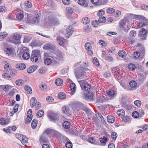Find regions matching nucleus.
Instances as JSON below:
<instances>
[{
  "label": "nucleus",
  "instance_id": "obj_3",
  "mask_svg": "<svg viewBox=\"0 0 148 148\" xmlns=\"http://www.w3.org/2000/svg\"><path fill=\"white\" fill-rule=\"evenodd\" d=\"M119 27L120 28L124 30L125 32H127L130 28L128 26V23L124 20L121 21L119 23Z\"/></svg>",
  "mask_w": 148,
  "mask_h": 148
},
{
  "label": "nucleus",
  "instance_id": "obj_36",
  "mask_svg": "<svg viewBox=\"0 0 148 148\" xmlns=\"http://www.w3.org/2000/svg\"><path fill=\"white\" fill-rule=\"evenodd\" d=\"M44 112L42 110H39L37 113V116L38 117H42L44 114Z\"/></svg>",
  "mask_w": 148,
  "mask_h": 148
},
{
  "label": "nucleus",
  "instance_id": "obj_5",
  "mask_svg": "<svg viewBox=\"0 0 148 148\" xmlns=\"http://www.w3.org/2000/svg\"><path fill=\"white\" fill-rule=\"evenodd\" d=\"M147 30L144 28L141 29L140 31L138 36L140 40H145L147 36Z\"/></svg>",
  "mask_w": 148,
  "mask_h": 148
},
{
  "label": "nucleus",
  "instance_id": "obj_13",
  "mask_svg": "<svg viewBox=\"0 0 148 148\" xmlns=\"http://www.w3.org/2000/svg\"><path fill=\"white\" fill-rule=\"evenodd\" d=\"M53 18L51 16H49L47 18H46L44 21V22L45 24L47 25H51V23L53 21Z\"/></svg>",
  "mask_w": 148,
  "mask_h": 148
},
{
  "label": "nucleus",
  "instance_id": "obj_43",
  "mask_svg": "<svg viewBox=\"0 0 148 148\" xmlns=\"http://www.w3.org/2000/svg\"><path fill=\"white\" fill-rule=\"evenodd\" d=\"M111 136L112 139L115 140L117 137L118 135L116 132H114L111 133Z\"/></svg>",
  "mask_w": 148,
  "mask_h": 148
},
{
  "label": "nucleus",
  "instance_id": "obj_57",
  "mask_svg": "<svg viewBox=\"0 0 148 148\" xmlns=\"http://www.w3.org/2000/svg\"><path fill=\"white\" fill-rule=\"evenodd\" d=\"M140 55V53L137 51L134 53V57L135 58H138Z\"/></svg>",
  "mask_w": 148,
  "mask_h": 148
},
{
  "label": "nucleus",
  "instance_id": "obj_29",
  "mask_svg": "<svg viewBox=\"0 0 148 148\" xmlns=\"http://www.w3.org/2000/svg\"><path fill=\"white\" fill-rule=\"evenodd\" d=\"M82 110L84 111L86 114H90L91 113V111L90 110L87 108L85 105H84Z\"/></svg>",
  "mask_w": 148,
  "mask_h": 148
},
{
  "label": "nucleus",
  "instance_id": "obj_53",
  "mask_svg": "<svg viewBox=\"0 0 148 148\" xmlns=\"http://www.w3.org/2000/svg\"><path fill=\"white\" fill-rule=\"evenodd\" d=\"M46 84H40L39 87L40 89L42 90H43L47 89V86L46 85Z\"/></svg>",
  "mask_w": 148,
  "mask_h": 148
},
{
  "label": "nucleus",
  "instance_id": "obj_32",
  "mask_svg": "<svg viewBox=\"0 0 148 148\" xmlns=\"http://www.w3.org/2000/svg\"><path fill=\"white\" fill-rule=\"evenodd\" d=\"M69 107L66 106L63 107L62 108V110L63 112L66 114H67L69 113Z\"/></svg>",
  "mask_w": 148,
  "mask_h": 148
},
{
  "label": "nucleus",
  "instance_id": "obj_61",
  "mask_svg": "<svg viewBox=\"0 0 148 148\" xmlns=\"http://www.w3.org/2000/svg\"><path fill=\"white\" fill-rule=\"evenodd\" d=\"M141 102L140 101L137 100L134 101V104L137 106H140L141 105Z\"/></svg>",
  "mask_w": 148,
  "mask_h": 148
},
{
  "label": "nucleus",
  "instance_id": "obj_46",
  "mask_svg": "<svg viewBox=\"0 0 148 148\" xmlns=\"http://www.w3.org/2000/svg\"><path fill=\"white\" fill-rule=\"evenodd\" d=\"M84 30L85 32L88 33L91 31L92 29L90 26L87 25L85 27Z\"/></svg>",
  "mask_w": 148,
  "mask_h": 148
},
{
  "label": "nucleus",
  "instance_id": "obj_21",
  "mask_svg": "<svg viewBox=\"0 0 148 148\" xmlns=\"http://www.w3.org/2000/svg\"><path fill=\"white\" fill-rule=\"evenodd\" d=\"M44 133L47 135H53L54 134V130L50 129H47L44 131Z\"/></svg>",
  "mask_w": 148,
  "mask_h": 148
},
{
  "label": "nucleus",
  "instance_id": "obj_58",
  "mask_svg": "<svg viewBox=\"0 0 148 148\" xmlns=\"http://www.w3.org/2000/svg\"><path fill=\"white\" fill-rule=\"evenodd\" d=\"M130 34L131 37H134L136 36V32L134 30L131 31L130 32Z\"/></svg>",
  "mask_w": 148,
  "mask_h": 148
},
{
  "label": "nucleus",
  "instance_id": "obj_34",
  "mask_svg": "<svg viewBox=\"0 0 148 148\" xmlns=\"http://www.w3.org/2000/svg\"><path fill=\"white\" fill-rule=\"evenodd\" d=\"M13 38L17 41V42L18 43L20 41L21 37L19 34H16L14 35Z\"/></svg>",
  "mask_w": 148,
  "mask_h": 148
},
{
  "label": "nucleus",
  "instance_id": "obj_11",
  "mask_svg": "<svg viewBox=\"0 0 148 148\" xmlns=\"http://www.w3.org/2000/svg\"><path fill=\"white\" fill-rule=\"evenodd\" d=\"M56 40L60 46L64 47V41L65 40L63 38L60 36H58Z\"/></svg>",
  "mask_w": 148,
  "mask_h": 148
},
{
  "label": "nucleus",
  "instance_id": "obj_9",
  "mask_svg": "<svg viewBox=\"0 0 148 148\" xmlns=\"http://www.w3.org/2000/svg\"><path fill=\"white\" fill-rule=\"evenodd\" d=\"M16 67L19 70H23L26 67V65L23 63H19L16 64Z\"/></svg>",
  "mask_w": 148,
  "mask_h": 148
},
{
  "label": "nucleus",
  "instance_id": "obj_6",
  "mask_svg": "<svg viewBox=\"0 0 148 148\" xmlns=\"http://www.w3.org/2000/svg\"><path fill=\"white\" fill-rule=\"evenodd\" d=\"M48 116L51 120L56 121L58 119L60 115L56 113L50 112L48 114Z\"/></svg>",
  "mask_w": 148,
  "mask_h": 148
},
{
  "label": "nucleus",
  "instance_id": "obj_28",
  "mask_svg": "<svg viewBox=\"0 0 148 148\" xmlns=\"http://www.w3.org/2000/svg\"><path fill=\"white\" fill-rule=\"evenodd\" d=\"M28 139L25 136H23L21 139V140L22 143L24 145H26V143H27Z\"/></svg>",
  "mask_w": 148,
  "mask_h": 148
},
{
  "label": "nucleus",
  "instance_id": "obj_20",
  "mask_svg": "<svg viewBox=\"0 0 148 148\" xmlns=\"http://www.w3.org/2000/svg\"><path fill=\"white\" fill-rule=\"evenodd\" d=\"M66 31L67 32V34L69 35H71L72 34L73 32L72 26L71 25H69L68 26L66 29Z\"/></svg>",
  "mask_w": 148,
  "mask_h": 148
},
{
  "label": "nucleus",
  "instance_id": "obj_63",
  "mask_svg": "<svg viewBox=\"0 0 148 148\" xmlns=\"http://www.w3.org/2000/svg\"><path fill=\"white\" fill-rule=\"evenodd\" d=\"M23 136V135L20 134H16L15 135L16 137L20 140L21 139V138H22Z\"/></svg>",
  "mask_w": 148,
  "mask_h": 148
},
{
  "label": "nucleus",
  "instance_id": "obj_24",
  "mask_svg": "<svg viewBox=\"0 0 148 148\" xmlns=\"http://www.w3.org/2000/svg\"><path fill=\"white\" fill-rule=\"evenodd\" d=\"M66 97L65 94L63 92H60L58 95V99H64Z\"/></svg>",
  "mask_w": 148,
  "mask_h": 148
},
{
  "label": "nucleus",
  "instance_id": "obj_37",
  "mask_svg": "<svg viewBox=\"0 0 148 148\" xmlns=\"http://www.w3.org/2000/svg\"><path fill=\"white\" fill-rule=\"evenodd\" d=\"M82 21L84 24L86 25L89 23L90 20L88 18L85 17L84 18H82Z\"/></svg>",
  "mask_w": 148,
  "mask_h": 148
},
{
  "label": "nucleus",
  "instance_id": "obj_41",
  "mask_svg": "<svg viewBox=\"0 0 148 148\" xmlns=\"http://www.w3.org/2000/svg\"><path fill=\"white\" fill-rule=\"evenodd\" d=\"M32 118V116H30L29 115L27 116V117L25 119V123L26 124H28L31 121Z\"/></svg>",
  "mask_w": 148,
  "mask_h": 148
},
{
  "label": "nucleus",
  "instance_id": "obj_18",
  "mask_svg": "<svg viewBox=\"0 0 148 148\" xmlns=\"http://www.w3.org/2000/svg\"><path fill=\"white\" fill-rule=\"evenodd\" d=\"M108 122L111 123H113L115 120V117L112 115H109L107 117Z\"/></svg>",
  "mask_w": 148,
  "mask_h": 148
},
{
  "label": "nucleus",
  "instance_id": "obj_1",
  "mask_svg": "<svg viewBox=\"0 0 148 148\" xmlns=\"http://www.w3.org/2000/svg\"><path fill=\"white\" fill-rule=\"evenodd\" d=\"M87 70L89 71L88 69L85 68L82 66L78 68L75 70V75L79 83H86L88 82L89 80L88 79L80 80H79L83 77L86 76V74L85 71Z\"/></svg>",
  "mask_w": 148,
  "mask_h": 148
},
{
  "label": "nucleus",
  "instance_id": "obj_26",
  "mask_svg": "<svg viewBox=\"0 0 148 148\" xmlns=\"http://www.w3.org/2000/svg\"><path fill=\"white\" fill-rule=\"evenodd\" d=\"M78 3L79 4L83 5L85 7H87L88 6L87 4L86 3L85 0H78Z\"/></svg>",
  "mask_w": 148,
  "mask_h": 148
},
{
  "label": "nucleus",
  "instance_id": "obj_52",
  "mask_svg": "<svg viewBox=\"0 0 148 148\" xmlns=\"http://www.w3.org/2000/svg\"><path fill=\"white\" fill-rule=\"evenodd\" d=\"M106 11L107 13L109 14H111L114 12L115 10L113 8H110L106 10Z\"/></svg>",
  "mask_w": 148,
  "mask_h": 148
},
{
  "label": "nucleus",
  "instance_id": "obj_47",
  "mask_svg": "<svg viewBox=\"0 0 148 148\" xmlns=\"http://www.w3.org/2000/svg\"><path fill=\"white\" fill-rule=\"evenodd\" d=\"M120 71L119 70H116L114 72V73L113 75L115 77V78H116L117 79H119V78L120 74Z\"/></svg>",
  "mask_w": 148,
  "mask_h": 148
},
{
  "label": "nucleus",
  "instance_id": "obj_35",
  "mask_svg": "<svg viewBox=\"0 0 148 148\" xmlns=\"http://www.w3.org/2000/svg\"><path fill=\"white\" fill-rule=\"evenodd\" d=\"M128 68L130 71H133L136 68V66L132 63H130L128 66Z\"/></svg>",
  "mask_w": 148,
  "mask_h": 148
},
{
  "label": "nucleus",
  "instance_id": "obj_38",
  "mask_svg": "<svg viewBox=\"0 0 148 148\" xmlns=\"http://www.w3.org/2000/svg\"><path fill=\"white\" fill-rule=\"evenodd\" d=\"M123 106L127 110L131 109L132 106L131 105L127 104L125 103H123L122 104Z\"/></svg>",
  "mask_w": 148,
  "mask_h": 148
},
{
  "label": "nucleus",
  "instance_id": "obj_19",
  "mask_svg": "<svg viewBox=\"0 0 148 148\" xmlns=\"http://www.w3.org/2000/svg\"><path fill=\"white\" fill-rule=\"evenodd\" d=\"M115 92L114 90L112 89H109L106 92L107 96L109 97H112L114 96Z\"/></svg>",
  "mask_w": 148,
  "mask_h": 148
},
{
  "label": "nucleus",
  "instance_id": "obj_14",
  "mask_svg": "<svg viewBox=\"0 0 148 148\" xmlns=\"http://www.w3.org/2000/svg\"><path fill=\"white\" fill-rule=\"evenodd\" d=\"M40 140L41 143H48L49 142L47 138L45 136L44 134L41 135L40 138Z\"/></svg>",
  "mask_w": 148,
  "mask_h": 148
},
{
  "label": "nucleus",
  "instance_id": "obj_33",
  "mask_svg": "<svg viewBox=\"0 0 148 148\" xmlns=\"http://www.w3.org/2000/svg\"><path fill=\"white\" fill-rule=\"evenodd\" d=\"M53 59L49 58H47L44 60V63L45 64L49 65L52 62Z\"/></svg>",
  "mask_w": 148,
  "mask_h": 148
},
{
  "label": "nucleus",
  "instance_id": "obj_16",
  "mask_svg": "<svg viewBox=\"0 0 148 148\" xmlns=\"http://www.w3.org/2000/svg\"><path fill=\"white\" fill-rule=\"evenodd\" d=\"M37 103L36 99L35 97H33L31 98L30 100V104L32 108L36 106V103Z\"/></svg>",
  "mask_w": 148,
  "mask_h": 148
},
{
  "label": "nucleus",
  "instance_id": "obj_7",
  "mask_svg": "<svg viewBox=\"0 0 148 148\" xmlns=\"http://www.w3.org/2000/svg\"><path fill=\"white\" fill-rule=\"evenodd\" d=\"M82 90L83 91H90L91 86L90 84H80Z\"/></svg>",
  "mask_w": 148,
  "mask_h": 148
},
{
  "label": "nucleus",
  "instance_id": "obj_40",
  "mask_svg": "<svg viewBox=\"0 0 148 148\" xmlns=\"http://www.w3.org/2000/svg\"><path fill=\"white\" fill-rule=\"evenodd\" d=\"M106 21V18L104 16H101L99 18L98 21L100 23H104Z\"/></svg>",
  "mask_w": 148,
  "mask_h": 148
},
{
  "label": "nucleus",
  "instance_id": "obj_45",
  "mask_svg": "<svg viewBox=\"0 0 148 148\" xmlns=\"http://www.w3.org/2000/svg\"><path fill=\"white\" fill-rule=\"evenodd\" d=\"M8 123L6 122L4 118L0 119V124L2 125L7 124Z\"/></svg>",
  "mask_w": 148,
  "mask_h": 148
},
{
  "label": "nucleus",
  "instance_id": "obj_39",
  "mask_svg": "<svg viewBox=\"0 0 148 148\" xmlns=\"http://www.w3.org/2000/svg\"><path fill=\"white\" fill-rule=\"evenodd\" d=\"M22 57L24 60H27L29 58V54L28 53H24L22 55Z\"/></svg>",
  "mask_w": 148,
  "mask_h": 148
},
{
  "label": "nucleus",
  "instance_id": "obj_12",
  "mask_svg": "<svg viewBox=\"0 0 148 148\" xmlns=\"http://www.w3.org/2000/svg\"><path fill=\"white\" fill-rule=\"evenodd\" d=\"M38 68L37 65H33L29 67L27 70L28 73H31L36 70Z\"/></svg>",
  "mask_w": 148,
  "mask_h": 148
},
{
  "label": "nucleus",
  "instance_id": "obj_8",
  "mask_svg": "<svg viewBox=\"0 0 148 148\" xmlns=\"http://www.w3.org/2000/svg\"><path fill=\"white\" fill-rule=\"evenodd\" d=\"M85 47L88 51V55H91L92 54V51L91 49L92 48L91 44L89 42H86L85 44Z\"/></svg>",
  "mask_w": 148,
  "mask_h": 148
},
{
  "label": "nucleus",
  "instance_id": "obj_30",
  "mask_svg": "<svg viewBox=\"0 0 148 148\" xmlns=\"http://www.w3.org/2000/svg\"><path fill=\"white\" fill-rule=\"evenodd\" d=\"M117 114L119 116H124L125 112L124 110L123 109H120L118 110L116 112Z\"/></svg>",
  "mask_w": 148,
  "mask_h": 148
},
{
  "label": "nucleus",
  "instance_id": "obj_22",
  "mask_svg": "<svg viewBox=\"0 0 148 148\" xmlns=\"http://www.w3.org/2000/svg\"><path fill=\"white\" fill-rule=\"evenodd\" d=\"M38 124V120L36 119H34L32 121L31 123L32 128L34 129L36 127Z\"/></svg>",
  "mask_w": 148,
  "mask_h": 148
},
{
  "label": "nucleus",
  "instance_id": "obj_55",
  "mask_svg": "<svg viewBox=\"0 0 148 148\" xmlns=\"http://www.w3.org/2000/svg\"><path fill=\"white\" fill-rule=\"evenodd\" d=\"M99 22L97 20H95L92 22V25L94 27H97L99 25Z\"/></svg>",
  "mask_w": 148,
  "mask_h": 148
},
{
  "label": "nucleus",
  "instance_id": "obj_56",
  "mask_svg": "<svg viewBox=\"0 0 148 148\" xmlns=\"http://www.w3.org/2000/svg\"><path fill=\"white\" fill-rule=\"evenodd\" d=\"M93 63L96 66H99V61L97 58H94L93 60Z\"/></svg>",
  "mask_w": 148,
  "mask_h": 148
},
{
  "label": "nucleus",
  "instance_id": "obj_50",
  "mask_svg": "<svg viewBox=\"0 0 148 148\" xmlns=\"http://www.w3.org/2000/svg\"><path fill=\"white\" fill-rule=\"evenodd\" d=\"M7 11L6 8L4 6H0V12H5Z\"/></svg>",
  "mask_w": 148,
  "mask_h": 148
},
{
  "label": "nucleus",
  "instance_id": "obj_64",
  "mask_svg": "<svg viewBox=\"0 0 148 148\" xmlns=\"http://www.w3.org/2000/svg\"><path fill=\"white\" fill-rule=\"evenodd\" d=\"M105 13L104 11L103 10H100L97 13V15L99 16H102Z\"/></svg>",
  "mask_w": 148,
  "mask_h": 148
},
{
  "label": "nucleus",
  "instance_id": "obj_49",
  "mask_svg": "<svg viewBox=\"0 0 148 148\" xmlns=\"http://www.w3.org/2000/svg\"><path fill=\"white\" fill-rule=\"evenodd\" d=\"M72 144L70 141L66 142L65 144L66 147L67 148H72Z\"/></svg>",
  "mask_w": 148,
  "mask_h": 148
},
{
  "label": "nucleus",
  "instance_id": "obj_51",
  "mask_svg": "<svg viewBox=\"0 0 148 148\" xmlns=\"http://www.w3.org/2000/svg\"><path fill=\"white\" fill-rule=\"evenodd\" d=\"M46 100L47 101L50 102L53 101L54 100V99L52 97L49 96L46 98Z\"/></svg>",
  "mask_w": 148,
  "mask_h": 148
},
{
  "label": "nucleus",
  "instance_id": "obj_15",
  "mask_svg": "<svg viewBox=\"0 0 148 148\" xmlns=\"http://www.w3.org/2000/svg\"><path fill=\"white\" fill-rule=\"evenodd\" d=\"M99 140L101 142V145L105 146L107 141V138L106 137L103 136V137H101L99 138Z\"/></svg>",
  "mask_w": 148,
  "mask_h": 148
},
{
  "label": "nucleus",
  "instance_id": "obj_42",
  "mask_svg": "<svg viewBox=\"0 0 148 148\" xmlns=\"http://www.w3.org/2000/svg\"><path fill=\"white\" fill-rule=\"evenodd\" d=\"M59 23V21L56 18H53V21L51 25H58Z\"/></svg>",
  "mask_w": 148,
  "mask_h": 148
},
{
  "label": "nucleus",
  "instance_id": "obj_27",
  "mask_svg": "<svg viewBox=\"0 0 148 148\" xmlns=\"http://www.w3.org/2000/svg\"><path fill=\"white\" fill-rule=\"evenodd\" d=\"M25 90L28 94H31L32 93V90L31 88L27 85L25 86Z\"/></svg>",
  "mask_w": 148,
  "mask_h": 148
},
{
  "label": "nucleus",
  "instance_id": "obj_4",
  "mask_svg": "<svg viewBox=\"0 0 148 148\" xmlns=\"http://www.w3.org/2000/svg\"><path fill=\"white\" fill-rule=\"evenodd\" d=\"M40 52L39 50H35L32 51L30 59L33 62H36L38 60V56L39 55Z\"/></svg>",
  "mask_w": 148,
  "mask_h": 148
},
{
  "label": "nucleus",
  "instance_id": "obj_31",
  "mask_svg": "<svg viewBox=\"0 0 148 148\" xmlns=\"http://www.w3.org/2000/svg\"><path fill=\"white\" fill-rule=\"evenodd\" d=\"M121 86L125 89L128 90H132V89L130 88L129 84H120Z\"/></svg>",
  "mask_w": 148,
  "mask_h": 148
},
{
  "label": "nucleus",
  "instance_id": "obj_2",
  "mask_svg": "<svg viewBox=\"0 0 148 148\" xmlns=\"http://www.w3.org/2000/svg\"><path fill=\"white\" fill-rule=\"evenodd\" d=\"M84 105L81 102L76 101L72 104L71 107L73 110L79 111L80 110H82Z\"/></svg>",
  "mask_w": 148,
  "mask_h": 148
},
{
  "label": "nucleus",
  "instance_id": "obj_10",
  "mask_svg": "<svg viewBox=\"0 0 148 148\" xmlns=\"http://www.w3.org/2000/svg\"><path fill=\"white\" fill-rule=\"evenodd\" d=\"M88 141L89 143L94 145H97L99 143L98 140L96 139L93 137L89 138Z\"/></svg>",
  "mask_w": 148,
  "mask_h": 148
},
{
  "label": "nucleus",
  "instance_id": "obj_54",
  "mask_svg": "<svg viewBox=\"0 0 148 148\" xmlns=\"http://www.w3.org/2000/svg\"><path fill=\"white\" fill-rule=\"evenodd\" d=\"M70 87L72 91H75L76 89L75 84H70Z\"/></svg>",
  "mask_w": 148,
  "mask_h": 148
},
{
  "label": "nucleus",
  "instance_id": "obj_44",
  "mask_svg": "<svg viewBox=\"0 0 148 148\" xmlns=\"http://www.w3.org/2000/svg\"><path fill=\"white\" fill-rule=\"evenodd\" d=\"M132 117L134 118H137L139 116V114L138 112L136 111H134L132 114Z\"/></svg>",
  "mask_w": 148,
  "mask_h": 148
},
{
  "label": "nucleus",
  "instance_id": "obj_48",
  "mask_svg": "<svg viewBox=\"0 0 148 148\" xmlns=\"http://www.w3.org/2000/svg\"><path fill=\"white\" fill-rule=\"evenodd\" d=\"M25 7L27 8H30L32 7V3L29 1H27L25 3Z\"/></svg>",
  "mask_w": 148,
  "mask_h": 148
},
{
  "label": "nucleus",
  "instance_id": "obj_23",
  "mask_svg": "<svg viewBox=\"0 0 148 148\" xmlns=\"http://www.w3.org/2000/svg\"><path fill=\"white\" fill-rule=\"evenodd\" d=\"M63 125L65 129H68L70 127L71 123L69 122L65 121L63 123Z\"/></svg>",
  "mask_w": 148,
  "mask_h": 148
},
{
  "label": "nucleus",
  "instance_id": "obj_25",
  "mask_svg": "<svg viewBox=\"0 0 148 148\" xmlns=\"http://www.w3.org/2000/svg\"><path fill=\"white\" fill-rule=\"evenodd\" d=\"M93 96L92 92L90 91H88V92L86 94V97L88 99H91L93 98Z\"/></svg>",
  "mask_w": 148,
  "mask_h": 148
},
{
  "label": "nucleus",
  "instance_id": "obj_62",
  "mask_svg": "<svg viewBox=\"0 0 148 148\" xmlns=\"http://www.w3.org/2000/svg\"><path fill=\"white\" fill-rule=\"evenodd\" d=\"M11 88V86L9 84L5 85L3 90L6 91L9 90Z\"/></svg>",
  "mask_w": 148,
  "mask_h": 148
},
{
  "label": "nucleus",
  "instance_id": "obj_60",
  "mask_svg": "<svg viewBox=\"0 0 148 148\" xmlns=\"http://www.w3.org/2000/svg\"><path fill=\"white\" fill-rule=\"evenodd\" d=\"M16 17L18 19L21 20L23 17V15L22 14L18 13L16 14Z\"/></svg>",
  "mask_w": 148,
  "mask_h": 148
},
{
  "label": "nucleus",
  "instance_id": "obj_17",
  "mask_svg": "<svg viewBox=\"0 0 148 148\" xmlns=\"http://www.w3.org/2000/svg\"><path fill=\"white\" fill-rule=\"evenodd\" d=\"M53 48V45L50 43L45 45L43 47L44 49L47 50H51Z\"/></svg>",
  "mask_w": 148,
  "mask_h": 148
},
{
  "label": "nucleus",
  "instance_id": "obj_59",
  "mask_svg": "<svg viewBox=\"0 0 148 148\" xmlns=\"http://www.w3.org/2000/svg\"><path fill=\"white\" fill-rule=\"evenodd\" d=\"M130 120V117L129 116H124L123 118V121L127 122L129 121Z\"/></svg>",
  "mask_w": 148,
  "mask_h": 148
}]
</instances>
